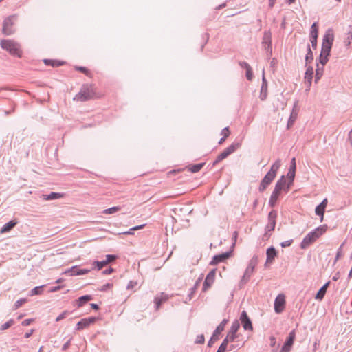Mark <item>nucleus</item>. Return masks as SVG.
Returning <instances> with one entry per match:
<instances>
[{
	"instance_id": "nucleus-1",
	"label": "nucleus",
	"mask_w": 352,
	"mask_h": 352,
	"mask_svg": "<svg viewBox=\"0 0 352 352\" xmlns=\"http://www.w3.org/2000/svg\"><path fill=\"white\" fill-rule=\"evenodd\" d=\"M327 228V226L326 225H323L316 228L314 230L308 233L302 239L300 243V248L302 249H306L320 236H322L326 232Z\"/></svg>"
},
{
	"instance_id": "nucleus-2",
	"label": "nucleus",
	"mask_w": 352,
	"mask_h": 352,
	"mask_svg": "<svg viewBox=\"0 0 352 352\" xmlns=\"http://www.w3.org/2000/svg\"><path fill=\"white\" fill-rule=\"evenodd\" d=\"M94 96V92L92 86L83 85L79 93L74 98V100L84 102L93 98Z\"/></svg>"
},
{
	"instance_id": "nucleus-3",
	"label": "nucleus",
	"mask_w": 352,
	"mask_h": 352,
	"mask_svg": "<svg viewBox=\"0 0 352 352\" xmlns=\"http://www.w3.org/2000/svg\"><path fill=\"white\" fill-rule=\"evenodd\" d=\"M334 36L331 30H328L322 39V45L320 53L322 55L329 56L332 47Z\"/></svg>"
},
{
	"instance_id": "nucleus-4",
	"label": "nucleus",
	"mask_w": 352,
	"mask_h": 352,
	"mask_svg": "<svg viewBox=\"0 0 352 352\" xmlns=\"http://www.w3.org/2000/svg\"><path fill=\"white\" fill-rule=\"evenodd\" d=\"M1 47L13 56H21L20 45L12 40H2Z\"/></svg>"
},
{
	"instance_id": "nucleus-5",
	"label": "nucleus",
	"mask_w": 352,
	"mask_h": 352,
	"mask_svg": "<svg viewBox=\"0 0 352 352\" xmlns=\"http://www.w3.org/2000/svg\"><path fill=\"white\" fill-rule=\"evenodd\" d=\"M258 256H254L250 261L247 268L245 270L244 274L241 278L240 283L241 285L245 284L252 275L255 267L258 264Z\"/></svg>"
},
{
	"instance_id": "nucleus-6",
	"label": "nucleus",
	"mask_w": 352,
	"mask_h": 352,
	"mask_svg": "<svg viewBox=\"0 0 352 352\" xmlns=\"http://www.w3.org/2000/svg\"><path fill=\"white\" fill-rule=\"evenodd\" d=\"M16 16L14 15L10 16L7 17L3 24V33L6 35H10L14 32V29L13 28V25L14 21L16 20Z\"/></svg>"
},
{
	"instance_id": "nucleus-7",
	"label": "nucleus",
	"mask_w": 352,
	"mask_h": 352,
	"mask_svg": "<svg viewBox=\"0 0 352 352\" xmlns=\"http://www.w3.org/2000/svg\"><path fill=\"white\" fill-rule=\"evenodd\" d=\"M227 323V320L224 319L216 328L214 330L212 337L208 341V346L209 347L212 346L213 343L219 339V335L223 331L226 324Z\"/></svg>"
},
{
	"instance_id": "nucleus-8",
	"label": "nucleus",
	"mask_w": 352,
	"mask_h": 352,
	"mask_svg": "<svg viewBox=\"0 0 352 352\" xmlns=\"http://www.w3.org/2000/svg\"><path fill=\"white\" fill-rule=\"evenodd\" d=\"M215 274H216L215 269L212 270L208 274V275L206 276V278L204 280V285H203V287H202L203 292L207 291L211 287V285L213 284V283L214 281Z\"/></svg>"
},
{
	"instance_id": "nucleus-9",
	"label": "nucleus",
	"mask_w": 352,
	"mask_h": 352,
	"mask_svg": "<svg viewBox=\"0 0 352 352\" xmlns=\"http://www.w3.org/2000/svg\"><path fill=\"white\" fill-rule=\"evenodd\" d=\"M285 300L283 294H278L274 300V311L277 314L281 313L285 307Z\"/></svg>"
},
{
	"instance_id": "nucleus-10",
	"label": "nucleus",
	"mask_w": 352,
	"mask_h": 352,
	"mask_svg": "<svg viewBox=\"0 0 352 352\" xmlns=\"http://www.w3.org/2000/svg\"><path fill=\"white\" fill-rule=\"evenodd\" d=\"M262 44L265 50L272 54V34L270 30L264 32Z\"/></svg>"
},
{
	"instance_id": "nucleus-11",
	"label": "nucleus",
	"mask_w": 352,
	"mask_h": 352,
	"mask_svg": "<svg viewBox=\"0 0 352 352\" xmlns=\"http://www.w3.org/2000/svg\"><path fill=\"white\" fill-rule=\"evenodd\" d=\"M276 177L272 175L271 173H267L265 176L263 178L260 183L258 190L260 192H263L267 187L272 182Z\"/></svg>"
},
{
	"instance_id": "nucleus-12",
	"label": "nucleus",
	"mask_w": 352,
	"mask_h": 352,
	"mask_svg": "<svg viewBox=\"0 0 352 352\" xmlns=\"http://www.w3.org/2000/svg\"><path fill=\"white\" fill-rule=\"evenodd\" d=\"M240 320L245 330H252V322L248 317L245 311H243L241 314Z\"/></svg>"
},
{
	"instance_id": "nucleus-13",
	"label": "nucleus",
	"mask_w": 352,
	"mask_h": 352,
	"mask_svg": "<svg viewBox=\"0 0 352 352\" xmlns=\"http://www.w3.org/2000/svg\"><path fill=\"white\" fill-rule=\"evenodd\" d=\"M277 217V213L276 211L272 210L268 214V223L266 226L265 230L267 231L271 232L273 231L275 228L276 226V219Z\"/></svg>"
},
{
	"instance_id": "nucleus-14",
	"label": "nucleus",
	"mask_w": 352,
	"mask_h": 352,
	"mask_svg": "<svg viewBox=\"0 0 352 352\" xmlns=\"http://www.w3.org/2000/svg\"><path fill=\"white\" fill-rule=\"evenodd\" d=\"M96 321V318L90 317L87 318H83L80 320L76 324V330L79 331L89 327L91 324H93Z\"/></svg>"
},
{
	"instance_id": "nucleus-15",
	"label": "nucleus",
	"mask_w": 352,
	"mask_h": 352,
	"mask_svg": "<svg viewBox=\"0 0 352 352\" xmlns=\"http://www.w3.org/2000/svg\"><path fill=\"white\" fill-rule=\"evenodd\" d=\"M91 271L90 269H79L78 266H73L68 270L65 271V273H69L72 276H79L88 274Z\"/></svg>"
},
{
	"instance_id": "nucleus-16",
	"label": "nucleus",
	"mask_w": 352,
	"mask_h": 352,
	"mask_svg": "<svg viewBox=\"0 0 352 352\" xmlns=\"http://www.w3.org/2000/svg\"><path fill=\"white\" fill-rule=\"evenodd\" d=\"M267 96V82L265 77V72L263 70V76H262V85L261 87L260 92V99L261 100H265Z\"/></svg>"
},
{
	"instance_id": "nucleus-17",
	"label": "nucleus",
	"mask_w": 352,
	"mask_h": 352,
	"mask_svg": "<svg viewBox=\"0 0 352 352\" xmlns=\"http://www.w3.org/2000/svg\"><path fill=\"white\" fill-rule=\"evenodd\" d=\"M241 144L239 143H233L219 154L221 157H222L223 160L226 159L228 156L233 153L238 148H239Z\"/></svg>"
},
{
	"instance_id": "nucleus-18",
	"label": "nucleus",
	"mask_w": 352,
	"mask_h": 352,
	"mask_svg": "<svg viewBox=\"0 0 352 352\" xmlns=\"http://www.w3.org/2000/svg\"><path fill=\"white\" fill-rule=\"evenodd\" d=\"M294 332L292 331L289 333V337L287 338L280 352H289L290 349L294 343Z\"/></svg>"
},
{
	"instance_id": "nucleus-19",
	"label": "nucleus",
	"mask_w": 352,
	"mask_h": 352,
	"mask_svg": "<svg viewBox=\"0 0 352 352\" xmlns=\"http://www.w3.org/2000/svg\"><path fill=\"white\" fill-rule=\"evenodd\" d=\"M230 256V252H226L224 253H222L221 254L215 255L212 260L210 261V265H214L218 264L220 262H223L225 260L228 259Z\"/></svg>"
},
{
	"instance_id": "nucleus-20",
	"label": "nucleus",
	"mask_w": 352,
	"mask_h": 352,
	"mask_svg": "<svg viewBox=\"0 0 352 352\" xmlns=\"http://www.w3.org/2000/svg\"><path fill=\"white\" fill-rule=\"evenodd\" d=\"M330 284V282H327L325 283L317 292L316 295L315 296V298L318 300H322L327 292V289Z\"/></svg>"
},
{
	"instance_id": "nucleus-21",
	"label": "nucleus",
	"mask_w": 352,
	"mask_h": 352,
	"mask_svg": "<svg viewBox=\"0 0 352 352\" xmlns=\"http://www.w3.org/2000/svg\"><path fill=\"white\" fill-rule=\"evenodd\" d=\"M297 104H298L297 102H296L294 103L293 110H292V111L291 113L290 117H289V120H288V123H287L288 128L294 124V122H295L296 119L297 118V116H298V112H297V110H296Z\"/></svg>"
},
{
	"instance_id": "nucleus-22",
	"label": "nucleus",
	"mask_w": 352,
	"mask_h": 352,
	"mask_svg": "<svg viewBox=\"0 0 352 352\" xmlns=\"http://www.w3.org/2000/svg\"><path fill=\"white\" fill-rule=\"evenodd\" d=\"M267 260L266 263L270 262L272 263L274 258L276 256L277 252L274 247H270L267 250Z\"/></svg>"
},
{
	"instance_id": "nucleus-23",
	"label": "nucleus",
	"mask_w": 352,
	"mask_h": 352,
	"mask_svg": "<svg viewBox=\"0 0 352 352\" xmlns=\"http://www.w3.org/2000/svg\"><path fill=\"white\" fill-rule=\"evenodd\" d=\"M281 166L280 160L278 159L271 166L270 170L267 172L268 173H271L272 175L276 177V173L279 168Z\"/></svg>"
},
{
	"instance_id": "nucleus-24",
	"label": "nucleus",
	"mask_w": 352,
	"mask_h": 352,
	"mask_svg": "<svg viewBox=\"0 0 352 352\" xmlns=\"http://www.w3.org/2000/svg\"><path fill=\"white\" fill-rule=\"evenodd\" d=\"M314 75V69L312 67L309 66L307 68V70L305 74V79L307 81L309 86L311 85V80Z\"/></svg>"
},
{
	"instance_id": "nucleus-25",
	"label": "nucleus",
	"mask_w": 352,
	"mask_h": 352,
	"mask_svg": "<svg viewBox=\"0 0 352 352\" xmlns=\"http://www.w3.org/2000/svg\"><path fill=\"white\" fill-rule=\"evenodd\" d=\"M280 194V192L278 191L277 190L274 189V190L271 195L270 201H269V204L272 207H274L275 206Z\"/></svg>"
},
{
	"instance_id": "nucleus-26",
	"label": "nucleus",
	"mask_w": 352,
	"mask_h": 352,
	"mask_svg": "<svg viewBox=\"0 0 352 352\" xmlns=\"http://www.w3.org/2000/svg\"><path fill=\"white\" fill-rule=\"evenodd\" d=\"M16 222L14 221H10L6 223L1 229V233H6L10 232L15 226Z\"/></svg>"
},
{
	"instance_id": "nucleus-27",
	"label": "nucleus",
	"mask_w": 352,
	"mask_h": 352,
	"mask_svg": "<svg viewBox=\"0 0 352 352\" xmlns=\"http://www.w3.org/2000/svg\"><path fill=\"white\" fill-rule=\"evenodd\" d=\"M285 183L286 181L285 177L283 175L276 182L274 189L281 192V191L285 188Z\"/></svg>"
},
{
	"instance_id": "nucleus-28",
	"label": "nucleus",
	"mask_w": 352,
	"mask_h": 352,
	"mask_svg": "<svg viewBox=\"0 0 352 352\" xmlns=\"http://www.w3.org/2000/svg\"><path fill=\"white\" fill-rule=\"evenodd\" d=\"M168 299L167 295L164 294L163 293L160 296H156L155 298V302L156 306V309H158L163 302H165Z\"/></svg>"
},
{
	"instance_id": "nucleus-29",
	"label": "nucleus",
	"mask_w": 352,
	"mask_h": 352,
	"mask_svg": "<svg viewBox=\"0 0 352 352\" xmlns=\"http://www.w3.org/2000/svg\"><path fill=\"white\" fill-rule=\"evenodd\" d=\"M91 299L92 297L90 295L82 296L78 299V306L82 307L83 305H85L86 302H87L89 300H91Z\"/></svg>"
},
{
	"instance_id": "nucleus-30",
	"label": "nucleus",
	"mask_w": 352,
	"mask_h": 352,
	"mask_svg": "<svg viewBox=\"0 0 352 352\" xmlns=\"http://www.w3.org/2000/svg\"><path fill=\"white\" fill-rule=\"evenodd\" d=\"M43 196L45 200H53L62 197V195L57 192H51L50 195Z\"/></svg>"
},
{
	"instance_id": "nucleus-31",
	"label": "nucleus",
	"mask_w": 352,
	"mask_h": 352,
	"mask_svg": "<svg viewBox=\"0 0 352 352\" xmlns=\"http://www.w3.org/2000/svg\"><path fill=\"white\" fill-rule=\"evenodd\" d=\"M145 226V224H142L140 226H135L131 228H130L128 231L124 232L122 234H127V235H133L134 234V231L140 230L143 228Z\"/></svg>"
},
{
	"instance_id": "nucleus-32",
	"label": "nucleus",
	"mask_w": 352,
	"mask_h": 352,
	"mask_svg": "<svg viewBox=\"0 0 352 352\" xmlns=\"http://www.w3.org/2000/svg\"><path fill=\"white\" fill-rule=\"evenodd\" d=\"M318 30L317 23L315 22L312 24V25L311 27L310 37H317L318 38Z\"/></svg>"
},
{
	"instance_id": "nucleus-33",
	"label": "nucleus",
	"mask_w": 352,
	"mask_h": 352,
	"mask_svg": "<svg viewBox=\"0 0 352 352\" xmlns=\"http://www.w3.org/2000/svg\"><path fill=\"white\" fill-rule=\"evenodd\" d=\"M323 67H320L319 65L317 64V68L316 69V79L315 81L317 82L318 80L320 79L323 74Z\"/></svg>"
},
{
	"instance_id": "nucleus-34",
	"label": "nucleus",
	"mask_w": 352,
	"mask_h": 352,
	"mask_svg": "<svg viewBox=\"0 0 352 352\" xmlns=\"http://www.w3.org/2000/svg\"><path fill=\"white\" fill-rule=\"evenodd\" d=\"M43 61L45 63V65H51L52 67H58L62 65L61 62L54 60L45 59Z\"/></svg>"
},
{
	"instance_id": "nucleus-35",
	"label": "nucleus",
	"mask_w": 352,
	"mask_h": 352,
	"mask_svg": "<svg viewBox=\"0 0 352 352\" xmlns=\"http://www.w3.org/2000/svg\"><path fill=\"white\" fill-rule=\"evenodd\" d=\"M120 210V206H114V207H112V208H108V209H105L103 211V214H111L116 213V212H118Z\"/></svg>"
},
{
	"instance_id": "nucleus-36",
	"label": "nucleus",
	"mask_w": 352,
	"mask_h": 352,
	"mask_svg": "<svg viewBox=\"0 0 352 352\" xmlns=\"http://www.w3.org/2000/svg\"><path fill=\"white\" fill-rule=\"evenodd\" d=\"M324 209L322 208L320 205L317 206L315 209V212L317 215L320 216V221H323Z\"/></svg>"
},
{
	"instance_id": "nucleus-37",
	"label": "nucleus",
	"mask_w": 352,
	"mask_h": 352,
	"mask_svg": "<svg viewBox=\"0 0 352 352\" xmlns=\"http://www.w3.org/2000/svg\"><path fill=\"white\" fill-rule=\"evenodd\" d=\"M313 59H314V54H313L311 50L310 49L309 45H307V53L305 56L306 65L310 60H312Z\"/></svg>"
},
{
	"instance_id": "nucleus-38",
	"label": "nucleus",
	"mask_w": 352,
	"mask_h": 352,
	"mask_svg": "<svg viewBox=\"0 0 352 352\" xmlns=\"http://www.w3.org/2000/svg\"><path fill=\"white\" fill-rule=\"evenodd\" d=\"M239 327H240L239 322L238 320H235L232 322L230 330L229 331L236 333Z\"/></svg>"
},
{
	"instance_id": "nucleus-39",
	"label": "nucleus",
	"mask_w": 352,
	"mask_h": 352,
	"mask_svg": "<svg viewBox=\"0 0 352 352\" xmlns=\"http://www.w3.org/2000/svg\"><path fill=\"white\" fill-rule=\"evenodd\" d=\"M14 323V320L10 319V320H8V322H6V323L3 324L1 326L0 330H1V331L6 330L8 328H10Z\"/></svg>"
},
{
	"instance_id": "nucleus-40",
	"label": "nucleus",
	"mask_w": 352,
	"mask_h": 352,
	"mask_svg": "<svg viewBox=\"0 0 352 352\" xmlns=\"http://www.w3.org/2000/svg\"><path fill=\"white\" fill-rule=\"evenodd\" d=\"M43 286L35 287L30 292V296L38 295L42 293V288Z\"/></svg>"
},
{
	"instance_id": "nucleus-41",
	"label": "nucleus",
	"mask_w": 352,
	"mask_h": 352,
	"mask_svg": "<svg viewBox=\"0 0 352 352\" xmlns=\"http://www.w3.org/2000/svg\"><path fill=\"white\" fill-rule=\"evenodd\" d=\"M204 166V164H195L193 166H192L190 168V170L192 172V173H197L199 172L201 168L203 167Z\"/></svg>"
},
{
	"instance_id": "nucleus-42",
	"label": "nucleus",
	"mask_w": 352,
	"mask_h": 352,
	"mask_svg": "<svg viewBox=\"0 0 352 352\" xmlns=\"http://www.w3.org/2000/svg\"><path fill=\"white\" fill-rule=\"evenodd\" d=\"M26 302H27L26 298H21V299L16 300L14 305V309H19L22 305H23Z\"/></svg>"
},
{
	"instance_id": "nucleus-43",
	"label": "nucleus",
	"mask_w": 352,
	"mask_h": 352,
	"mask_svg": "<svg viewBox=\"0 0 352 352\" xmlns=\"http://www.w3.org/2000/svg\"><path fill=\"white\" fill-rule=\"evenodd\" d=\"M295 174H296V170L289 168L287 177H288L289 179L290 180V183L293 182L294 177H295Z\"/></svg>"
},
{
	"instance_id": "nucleus-44",
	"label": "nucleus",
	"mask_w": 352,
	"mask_h": 352,
	"mask_svg": "<svg viewBox=\"0 0 352 352\" xmlns=\"http://www.w3.org/2000/svg\"><path fill=\"white\" fill-rule=\"evenodd\" d=\"M93 264L96 266L98 270H101L103 267H104L107 265L104 260L102 261H94Z\"/></svg>"
},
{
	"instance_id": "nucleus-45",
	"label": "nucleus",
	"mask_w": 352,
	"mask_h": 352,
	"mask_svg": "<svg viewBox=\"0 0 352 352\" xmlns=\"http://www.w3.org/2000/svg\"><path fill=\"white\" fill-rule=\"evenodd\" d=\"M328 56H329L322 55V54L320 53L319 60L322 67H324V65L328 62Z\"/></svg>"
},
{
	"instance_id": "nucleus-46",
	"label": "nucleus",
	"mask_w": 352,
	"mask_h": 352,
	"mask_svg": "<svg viewBox=\"0 0 352 352\" xmlns=\"http://www.w3.org/2000/svg\"><path fill=\"white\" fill-rule=\"evenodd\" d=\"M69 314V312L68 311H64L62 314H60L56 319V321L58 322L61 320L65 318Z\"/></svg>"
},
{
	"instance_id": "nucleus-47",
	"label": "nucleus",
	"mask_w": 352,
	"mask_h": 352,
	"mask_svg": "<svg viewBox=\"0 0 352 352\" xmlns=\"http://www.w3.org/2000/svg\"><path fill=\"white\" fill-rule=\"evenodd\" d=\"M117 256L116 255L113 254H108L106 256V260L104 261L106 262L107 265L116 259Z\"/></svg>"
},
{
	"instance_id": "nucleus-48",
	"label": "nucleus",
	"mask_w": 352,
	"mask_h": 352,
	"mask_svg": "<svg viewBox=\"0 0 352 352\" xmlns=\"http://www.w3.org/2000/svg\"><path fill=\"white\" fill-rule=\"evenodd\" d=\"M205 342V338H204V334H201V335H198L197 336V338L195 340V343L196 344H204Z\"/></svg>"
},
{
	"instance_id": "nucleus-49",
	"label": "nucleus",
	"mask_w": 352,
	"mask_h": 352,
	"mask_svg": "<svg viewBox=\"0 0 352 352\" xmlns=\"http://www.w3.org/2000/svg\"><path fill=\"white\" fill-rule=\"evenodd\" d=\"M236 338V335L235 333H232L229 331L227 334L226 338H228L230 342H233Z\"/></svg>"
},
{
	"instance_id": "nucleus-50",
	"label": "nucleus",
	"mask_w": 352,
	"mask_h": 352,
	"mask_svg": "<svg viewBox=\"0 0 352 352\" xmlns=\"http://www.w3.org/2000/svg\"><path fill=\"white\" fill-rule=\"evenodd\" d=\"M246 78L248 80H251L253 78V74L251 67L246 69Z\"/></svg>"
},
{
	"instance_id": "nucleus-51",
	"label": "nucleus",
	"mask_w": 352,
	"mask_h": 352,
	"mask_svg": "<svg viewBox=\"0 0 352 352\" xmlns=\"http://www.w3.org/2000/svg\"><path fill=\"white\" fill-rule=\"evenodd\" d=\"M293 242V240L292 239H290V240H287V241H283L280 243V246L282 248H287V247H289L292 245Z\"/></svg>"
},
{
	"instance_id": "nucleus-52",
	"label": "nucleus",
	"mask_w": 352,
	"mask_h": 352,
	"mask_svg": "<svg viewBox=\"0 0 352 352\" xmlns=\"http://www.w3.org/2000/svg\"><path fill=\"white\" fill-rule=\"evenodd\" d=\"M221 135H223V137L225 138H228L230 135V131H229V129H228V127H226L224 128L222 131H221Z\"/></svg>"
},
{
	"instance_id": "nucleus-53",
	"label": "nucleus",
	"mask_w": 352,
	"mask_h": 352,
	"mask_svg": "<svg viewBox=\"0 0 352 352\" xmlns=\"http://www.w3.org/2000/svg\"><path fill=\"white\" fill-rule=\"evenodd\" d=\"M289 168L290 169H294V170H296V159L295 157H293L291 162H290V166H289Z\"/></svg>"
},
{
	"instance_id": "nucleus-54",
	"label": "nucleus",
	"mask_w": 352,
	"mask_h": 352,
	"mask_svg": "<svg viewBox=\"0 0 352 352\" xmlns=\"http://www.w3.org/2000/svg\"><path fill=\"white\" fill-rule=\"evenodd\" d=\"M229 340L228 338H225L223 341V342L221 343V344L219 346L220 347H222L223 346V349H226V347L228 346V344L229 342Z\"/></svg>"
},
{
	"instance_id": "nucleus-55",
	"label": "nucleus",
	"mask_w": 352,
	"mask_h": 352,
	"mask_svg": "<svg viewBox=\"0 0 352 352\" xmlns=\"http://www.w3.org/2000/svg\"><path fill=\"white\" fill-rule=\"evenodd\" d=\"M111 287H112V284H111V283H106V284L103 285L101 287L100 291H106V290H107L109 288H110Z\"/></svg>"
},
{
	"instance_id": "nucleus-56",
	"label": "nucleus",
	"mask_w": 352,
	"mask_h": 352,
	"mask_svg": "<svg viewBox=\"0 0 352 352\" xmlns=\"http://www.w3.org/2000/svg\"><path fill=\"white\" fill-rule=\"evenodd\" d=\"M317 37H311V43L314 48H316L317 46Z\"/></svg>"
},
{
	"instance_id": "nucleus-57",
	"label": "nucleus",
	"mask_w": 352,
	"mask_h": 352,
	"mask_svg": "<svg viewBox=\"0 0 352 352\" xmlns=\"http://www.w3.org/2000/svg\"><path fill=\"white\" fill-rule=\"evenodd\" d=\"M239 65H240V66H241V67L245 68V69H248V68L251 67H250V65L248 63L244 62V61H243V62H240V63H239Z\"/></svg>"
},
{
	"instance_id": "nucleus-58",
	"label": "nucleus",
	"mask_w": 352,
	"mask_h": 352,
	"mask_svg": "<svg viewBox=\"0 0 352 352\" xmlns=\"http://www.w3.org/2000/svg\"><path fill=\"white\" fill-rule=\"evenodd\" d=\"M70 342H71V339H69L66 343H65L63 346H62V350L63 351H66L69 345H70Z\"/></svg>"
},
{
	"instance_id": "nucleus-59",
	"label": "nucleus",
	"mask_w": 352,
	"mask_h": 352,
	"mask_svg": "<svg viewBox=\"0 0 352 352\" xmlns=\"http://www.w3.org/2000/svg\"><path fill=\"white\" fill-rule=\"evenodd\" d=\"M32 320H33L32 319H25L22 322V325L28 326L31 324Z\"/></svg>"
},
{
	"instance_id": "nucleus-60",
	"label": "nucleus",
	"mask_w": 352,
	"mask_h": 352,
	"mask_svg": "<svg viewBox=\"0 0 352 352\" xmlns=\"http://www.w3.org/2000/svg\"><path fill=\"white\" fill-rule=\"evenodd\" d=\"M135 285H136V283H135V282H133V281L131 280V281H129V283H128V285H127V287H127V289H130L133 288V287L135 286Z\"/></svg>"
},
{
	"instance_id": "nucleus-61",
	"label": "nucleus",
	"mask_w": 352,
	"mask_h": 352,
	"mask_svg": "<svg viewBox=\"0 0 352 352\" xmlns=\"http://www.w3.org/2000/svg\"><path fill=\"white\" fill-rule=\"evenodd\" d=\"M319 205L325 210L327 205V199H324Z\"/></svg>"
},
{
	"instance_id": "nucleus-62",
	"label": "nucleus",
	"mask_w": 352,
	"mask_h": 352,
	"mask_svg": "<svg viewBox=\"0 0 352 352\" xmlns=\"http://www.w3.org/2000/svg\"><path fill=\"white\" fill-rule=\"evenodd\" d=\"M113 272V269L111 267H109L108 269H106L104 271H103V274H110Z\"/></svg>"
},
{
	"instance_id": "nucleus-63",
	"label": "nucleus",
	"mask_w": 352,
	"mask_h": 352,
	"mask_svg": "<svg viewBox=\"0 0 352 352\" xmlns=\"http://www.w3.org/2000/svg\"><path fill=\"white\" fill-rule=\"evenodd\" d=\"M76 69L78 71H80L83 73H87L88 72L87 69L84 67H76Z\"/></svg>"
},
{
	"instance_id": "nucleus-64",
	"label": "nucleus",
	"mask_w": 352,
	"mask_h": 352,
	"mask_svg": "<svg viewBox=\"0 0 352 352\" xmlns=\"http://www.w3.org/2000/svg\"><path fill=\"white\" fill-rule=\"evenodd\" d=\"M348 140H349L351 145L352 146V129L349 133Z\"/></svg>"
}]
</instances>
